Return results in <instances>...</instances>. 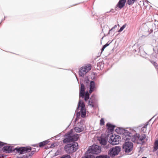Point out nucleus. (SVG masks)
Returning <instances> with one entry per match:
<instances>
[{
    "label": "nucleus",
    "mask_w": 158,
    "mask_h": 158,
    "mask_svg": "<svg viewBox=\"0 0 158 158\" xmlns=\"http://www.w3.org/2000/svg\"><path fill=\"white\" fill-rule=\"evenodd\" d=\"M81 88L79 93V99L78 103V106L76 109V115L77 117L81 115V117L84 118L86 115V110L84 102L80 99L81 97L84 98L85 91V88L83 83H81Z\"/></svg>",
    "instance_id": "nucleus-1"
},
{
    "label": "nucleus",
    "mask_w": 158,
    "mask_h": 158,
    "mask_svg": "<svg viewBox=\"0 0 158 158\" xmlns=\"http://www.w3.org/2000/svg\"><path fill=\"white\" fill-rule=\"evenodd\" d=\"M105 48L103 46L101 49L102 52L104 51Z\"/></svg>",
    "instance_id": "nucleus-38"
},
{
    "label": "nucleus",
    "mask_w": 158,
    "mask_h": 158,
    "mask_svg": "<svg viewBox=\"0 0 158 158\" xmlns=\"http://www.w3.org/2000/svg\"><path fill=\"white\" fill-rule=\"evenodd\" d=\"M57 155H58V154H57V153H55V156H57Z\"/></svg>",
    "instance_id": "nucleus-43"
},
{
    "label": "nucleus",
    "mask_w": 158,
    "mask_h": 158,
    "mask_svg": "<svg viewBox=\"0 0 158 158\" xmlns=\"http://www.w3.org/2000/svg\"><path fill=\"white\" fill-rule=\"evenodd\" d=\"M88 105L92 107H94L98 105V100L95 97L92 96L89 100Z\"/></svg>",
    "instance_id": "nucleus-10"
},
{
    "label": "nucleus",
    "mask_w": 158,
    "mask_h": 158,
    "mask_svg": "<svg viewBox=\"0 0 158 158\" xmlns=\"http://www.w3.org/2000/svg\"><path fill=\"white\" fill-rule=\"evenodd\" d=\"M4 155L2 154H0V158L3 157Z\"/></svg>",
    "instance_id": "nucleus-39"
},
{
    "label": "nucleus",
    "mask_w": 158,
    "mask_h": 158,
    "mask_svg": "<svg viewBox=\"0 0 158 158\" xmlns=\"http://www.w3.org/2000/svg\"><path fill=\"white\" fill-rule=\"evenodd\" d=\"M121 141V137L117 135H112L110 137L109 142L111 143L112 145H116L118 144Z\"/></svg>",
    "instance_id": "nucleus-5"
},
{
    "label": "nucleus",
    "mask_w": 158,
    "mask_h": 158,
    "mask_svg": "<svg viewBox=\"0 0 158 158\" xmlns=\"http://www.w3.org/2000/svg\"><path fill=\"white\" fill-rule=\"evenodd\" d=\"M97 67L100 69H101L103 67V64L102 62H99L97 64Z\"/></svg>",
    "instance_id": "nucleus-25"
},
{
    "label": "nucleus",
    "mask_w": 158,
    "mask_h": 158,
    "mask_svg": "<svg viewBox=\"0 0 158 158\" xmlns=\"http://www.w3.org/2000/svg\"><path fill=\"white\" fill-rule=\"evenodd\" d=\"M145 134H142L141 135L139 134L138 144H143L145 143L148 140Z\"/></svg>",
    "instance_id": "nucleus-12"
},
{
    "label": "nucleus",
    "mask_w": 158,
    "mask_h": 158,
    "mask_svg": "<svg viewBox=\"0 0 158 158\" xmlns=\"http://www.w3.org/2000/svg\"><path fill=\"white\" fill-rule=\"evenodd\" d=\"M55 143H53V144H52L50 147V148H53L55 146Z\"/></svg>",
    "instance_id": "nucleus-35"
},
{
    "label": "nucleus",
    "mask_w": 158,
    "mask_h": 158,
    "mask_svg": "<svg viewBox=\"0 0 158 158\" xmlns=\"http://www.w3.org/2000/svg\"><path fill=\"white\" fill-rule=\"evenodd\" d=\"M125 129L123 128H118L115 129V131L118 134H119L121 135H122Z\"/></svg>",
    "instance_id": "nucleus-19"
},
{
    "label": "nucleus",
    "mask_w": 158,
    "mask_h": 158,
    "mask_svg": "<svg viewBox=\"0 0 158 158\" xmlns=\"http://www.w3.org/2000/svg\"><path fill=\"white\" fill-rule=\"evenodd\" d=\"M31 152L29 154V156H31L34 154V151H32L31 150Z\"/></svg>",
    "instance_id": "nucleus-33"
},
{
    "label": "nucleus",
    "mask_w": 158,
    "mask_h": 158,
    "mask_svg": "<svg viewBox=\"0 0 158 158\" xmlns=\"http://www.w3.org/2000/svg\"><path fill=\"white\" fill-rule=\"evenodd\" d=\"M153 64L154 66H155V68L157 70L158 69V65L157 64V63L155 62H154L153 63Z\"/></svg>",
    "instance_id": "nucleus-32"
},
{
    "label": "nucleus",
    "mask_w": 158,
    "mask_h": 158,
    "mask_svg": "<svg viewBox=\"0 0 158 158\" xmlns=\"http://www.w3.org/2000/svg\"><path fill=\"white\" fill-rule=\"evenodd\" d=\"M117 26L116 25H115L113 27L114 29L115 28L117 27Z\"/></svg>",
    "instance_id": "nucleus-41"
},
{
    "label": "nucleus",
    "mask_w": 158,
    "mask_h": 158,
    "mask_svg": "<svg viewBox=\"0 0 158 158\" xmlns=\"http://www.w3.org/2000/svg\"><path fill=\"white\" fill-rule=\"evenodd\" d=\"M74 130L77 132H80L83 130V127L81 123H78L77 126L74 128Z\"/></svg>",
    "instance_id": "nucleus-14"
},
{
    "label": "nucleus",
    "mask_w": 158,
    "mask_h": 158,
    "mask_svg": "<svg viewBox=\"0 0 158 158\" xmlns=\"http://www.w3.org/2000/svg\"><path fill=\"white\" fill-rule=\"evenodd\" d=\"M148 125V123H147L145 124L143 127L141 128V131L143 133H145L147 130V127Z\"/></svg>",
    "instance_id": "nucleus-23"
},
{
    "label": "nucleus",
    "mask_w": 158,
    "mask_h": 158,
    "mask_svg": "<svg viewBox=\"0 0 158 158\" xmlns=\"http://www.w3.org/2000/svg\"><path fill=\"white\" fill-rule=\"evenodd\" d=\"M158 149V140H156L154 143V146L153 150L154 151H156Z\"/></svg>",
    "instance_id": "nucleus-22"
},
{
    "label": "nucleus",
    "mask_w": 158,
    "mask_h": 158,
    "mask_svg": "<svg viewBox=\"0 0 158 158\" xmlns=\"http://www.w3.org/2000/svg\"><path fill=\"white\" fill-rule=\"evenodd\" d=\"M95 88V82L94 81H91L90 83V89L89 92L91 93L94 90Z\"/></svg>",
    "instance_id": "nucleus-18"
},
{
    "label": "nucleus",
    "mask_w": 158,
    "mask_h": 158,
    "mask_svg": "<svg viewBox=\"0 0 158 158\" xmlns=\"http://www.w3.org/2000/svg\"><path fill=\"white\" fill-rule=\"evenodd\" d=\"M104 119L103 118H102L100 120V124L101 126H102L104 125Z\"/></svg>",
    "instance_id": "nucleus-29"
},
{
    "label": "nucleus",
    "mask_w": 158,
    "mask_h": 158,
    "mask_svg": "<svg viewBox=\"0 0 158 158\" xmlns=\"http://www.w3.org/2000/svg\"><path fill=\"white\" fill-rule=\"evenodd\" d=\"M134 50L135 51V52H136V50L135 49Z\"/></svg>",
    "instance_id": "nucleus-45"
},
{
    "label": "nucleus",
    "mask_w": 158,
    "mask_h": 158,
    "mask_svg": "<svg viewBox=\"0 0 158 158\" xmlns=\"http://www.w3.org/2000/svg\"><path fill=\"white\" fill-rule=\"evenodd\" d=\"M139 139V134H136L131 137V140L133 142L138 144Z\"/></svg>",
    "instance_id": "nucleus-15"
},
{
    "label": "nucleus",
    "mask_w": 158,
    "mask_h": 158,
    "mask_svg": "<svg viewBox=\"0 0 158 158\" xmlns=\"http://www.w3.org/2000/svg\"><path fill=\"white\" fill-rule=\"evenodd\" d=\"M71 156L69 155H66L63 156L61 158H70Z\"/></svg>",
    "instance_id": "nucleus-31"
},
{
    "label": "nucleus",
    "mask_w": 158,
    "mask_h": 158,
    "mask_svg": "<svg viewBox=\"0 0 158 158\" xmlns=\"http://www.w3.org/2000/svg\"><path fill=\"white\" fill-rule=\"evenodd\" d=\"M136 0H128L127 4L129 5L133 4Z\"/></svg>",
    "instance_id": "nucleus-27"
},
{
    "label": "nucleus",
    "mask_w": 158,
    "mask_h": 158,
    "mask_svg": "<svg viewBox=\"0 0 158 158\" xmlns=\"http://www.w3.org/2000/svg\"><path fill=\"white\" fill-rule=\"evenodd\" d=\"M110 43L108 44V43H107L105 45H104L103 46L105 48L108 45H109Z\"/></svg>",
    "instance_id": "nucleus-34"
},
{
    "label": "nucleus",
    "mask_w": 158,
    "mask_h": 158,
    "mask_svg": "<svg viewBox=\"0 0 158 158\" xmlns=\"http://www.w3.org/2000/svg\"><path fill=\"white\" fill-rule=\"evenodd\" d=\"M18 158H23V157H18Z\"/></svg>",
    "instance_id": "nucleus-46"
},
{
    "label": "nucleus",
    "mask_w": 158,
    "mask_h": 158,
    "mask_svg": "<svg viewBox=\"0 0 158 158\" xmlns=\"http://www.w3.org/2000/svg\"><path fill=\"white\" fill-rule=\"evenodd\" d=\"M106 126L107 127L108 129L111 131H113L115 127L114 126L112 125L109 123H107L106 125Z\"/></svg>",
    "instance_id": "nucleus-20"
},
{
    "label": "nucleus",
    "mask_w": 158,
    "mask_h": 158,
    "mask_svg": "<svg viewBox=\"0 0 158 158\" xmlns=\"http://www.w3.org/2000/svg\"><path fill=\"white\" fill-rule=\"evenodd\" d=\"M123 133V137L124 140H128L131 138L130 134L131 133L128 131L126 130H125Z\"/></svg>",
    "instance_id": "nucleus-13"
},
{
    "label": "nucleus",
    "mask_w": 158,
    "mask_h": 158,
    "mask_svg": "<svg viewBox=\"0 0 158 158\" xmlns=\"http://www.w3.org/2000/svg\"><path fill=\"white\" fill-rule=\"evenodd\" d=\"M32 151H34V153H35V148H33Z\"/></svg>",
    "instance_id": "nucleus-40"
},
{
    "label": "nucleus",
    "mask_w": 158,
    "mask_h": 158,
    "mask_svg": "<svg viewBox=\"0 0 158 158\" xmlns=\"http://www.w3.org/2000/svg\"><path fill=\"white\" fill-rule=\"evenodd\" d=\"M3 152L6 153H11L15 151L14 148L10 146L6 145L2 148Z\"/></svg>",
    "instance_id": "nucleus-11"
},
{
    "label": "nucleus",
    "mask_w": 158,
    "mask_h": 158,
    "mask_svg": "<svg viewBox=\"0 0 158 158\" xmlns=\"http://www.w3.org/2000/svg\"><path fill=\"white\" fill-rule=\"evenodd\" d=\"M91 69V66L89 64L81 67L79 70V73L80 76L83 77Z\"/></svg>",
    "instance_id": "nucleus-7"
},
{
    "label": "nucleus",
    "mask_w": 158,
    "mask_h": 158,
    "mask_svg": "<svg viewBox=\"0 0 158 158\" xmlns=\"http://www.w3.org/2000/svg\"><path fill=\"white\" fill-rule=\"evenodd\" d=\"M126 2V0H119L117 6L120 9H121L125 6Z\"/></svg>",
    "instance_id": "nucleus-16"
},
{
    "label": "nucleus",
    "mask_w": 158,
    "mask_h": 158,
    "mask_svg": "<svg viewBox=\"0 0 158 158\" xmlns=\"http://www.w3.org/2000/svg\"><path fill=\"white\" fill-rule=\"evenodd\" d=\"M73 131L71 130L69 131L65 135V136L67 137L63 140V142L66 143H68L71 142L73 141H77L79 135L77 134H73Z\"/></svg>",
    "instance_id": "nucleus-3"
},
{
    "label": "nucleus",
    "mask_w": 158,
    "mask_h": 158,
    "mask_svg": "<svg viewBox=\"0 0 158 158\" xmlns=\"http://www.w3.org/2000/svg\"><path fill=\"white\" fill-rule=\"evenodd\" d=\"M114 29L113 27H112V28L109 31L108 34H110V32L111 31H114Z\"/></svg>",
    "instance_id": "nucleus-36"
},
{
    "label": "nucleus",
    "mask_w": 158,
    "mask_h": 158,
    "mask_svg": "<svg viewBox=\"0 0 158 158\" xmlns=\"http://www.w3.org/2000/svg\"><path fill=\"white\" fill-rule=\"evenodd\" d=\"M33 146L34 147H35V146H36L37 147H38V146L37 145V144H34L33 145Z\"/></svg>",
    "instance_id": "nucleus-42"
},
{
    "label": "nucleus",
    "mask_w": 158,
    "mask_h": 158,
    "mask_svg": "<svg viewBox=\"0 0 158 158\" xmlns=\"http://www.w3.org/2000/svg\"><path fill=\"white\" fill-rule=\"evenodd\" d=\"M153 55H154V58H156L157 56L156 53H153Z\"/></svg>",
    "instance_id": "nucleus-37"
},
{
    "label": "nucleus",
    "mask_w": 158,
    "mask_h": 158,
    "mask_svg": "<svg viewBox=\"0 0 158 158\" xmlns=\"http://www.w3.org/2000/svg\"><path fill=\"white\" fill-rule=\"evenodd\" d=\"M96 158H110V157L107 155H102L98 156Z\"/></svg>",
    "instance_id": "nucleus-26"
},
{
    "label": "nucleus",
    "mask_w": 158,
    "mask_h": 158,
    "mask_svg": "<svg viewBox=\"0 0 158 158\" xmlns=\"http://www.w3.org/2000/svg\"><path fill=\"white\" fill-rule=\"evenodd\" d=\"M111 143H109L107 145L104 147V148L106 149H108L109 148H110L111 147Z\"/></svg>",
    "instance_id": "nucleus-30"
},
{
    "label": "nucleus",
    "mask_w": 158,
    "mask_h": 158,
    "mask_svg": "<svg viewBox=\"0 0 158 158\" xmlns=\"http://www.w3.org/2000/svg\"><path fill=\"white\" fill-rule=\"evenodd\" d=\"M142 158H147V157H143Z\"/></svg>",
    "instance_id": "nucleus-44"
},
{
    "label": "nucleus",
    "mask_w": 158,
    "mask_h": 158,
    "mask_svg": "<svg viewBox=\"0 0 158 158\" xmlns=\"http://www.w3.org/2000/svg\"><path fill=\"white\" fill-rule=\"evenodd\" d=\"M121 151V148L119 146H115L110 149L108 152L109 154L111 156L118 155Z\"/></svg>",
    "instance_id": "nucleus-8"
},
{
    "label": "nucleus",
    "mask_w": 158,
    "mask_h": 158,
    "mask_svg": "<svg viewBox=\"0 0 158 158\" xmlns=\"http://www.w3.org/2000/svg\"><path fill=\"white\" fill-rule=\"evenodd\" d=\"M98 139L101 144L104 146L106 145L107 141L105 138L100 137Z\"/></svg>",
    "instance_id": "nucleus-17"
},
{
    "label": "nucleus",
    "mask_w": 158,
    "mask_h": 158,
    "mask_svg": "<svg viewBox=\"0 0 158 158\" xmlns=\"http://www.w3.org/2000/svg\"><path fill=\"white\" fill-rule=\"evenodd\" d=\"M101 152V148L97 145L90 146L85 153L84 157L82 158H95L94 154H98Z\"/></svg>",
    "instance_id": "nucleus-2"
},
{
    "label": "nucleus",
    "mask_w": 158,
    "mask_h": 158,
    "mask_svg": "<svg viewBox=\"0 0 158 158\" xmlns=\"http://www.w3.org/2000/svg\"><path fill=\"white\" fill-rule=\"evenodd\" d=\"M89 94L88 92H85V93H84V98L85 102L87 101L89 99Z\"/></svg>",
    "instance_id": "nucleus-21"
},
{
    "label": "nucleus",
    "mask_w": 158,
    "mask_h": 158,
    "mask_svg": "<svg viewBox=\"0 0 158 158\" xmlns=\"http://www.w3.org/2000/svg\"><path fill=\"white\" fill-rule=\"evenodd\" d=\"M147 2H148V1L147 0H146Z\"/></svg>",
    "instance_id": "nucleus-47"
},
{
    "label": "nucleus",
    "mask_w": 158,
    "mask_h": 158,
    "mask_svg": "<svg viewBox=\"0 0 158 158\" xmlns=\"http://www.w3.org/2000/svg\"><path fill=\"white\" fill-rule=\"evenodd\" d=\"M78 148L77 143L74 142L65 145L64 148L67 153L70 154L75 152L78 149Z\"/></svg>",
    "instance_id": "nucleus-4"
},
{
    "label": "nucleus",
    "mask_w": 158,
    "mask_h": 158,
    "mask_svg": "<svg viewBox=\"0 0 158 158\" xmlns=\"http://www.w3.org/2000/svg\"><path fill=\"white\" fill-rule=\"evenodd\" d=\"M48 143V142L47 140L41 142L39 143V146L40 147H42L46 144Z\"/></svg>",
    "instance_id": "nucleus-24"
},
{
    "label": "nucleus",
    "mask_w": 158,
    "mask_h": 158,
    "mask_svg": "<svg viewBox=\"0 0 158 158\" xmlns=\"http://www.w3.org/2000/svg\"><path fill=\"white\" fill-rule=\"evenodd\" d=\"M126 24L123 25L121 28H120V29L118 30V31L119 32H121L126 27Z\"/></svg>",
    "instance_id": "nucleus-28"
},
{
    "label": "nucleus",
    "mask_w": 158,
    "mask_h": 158,
    "mask_svg": "<svg viewBox=\"0 0 158 158\" xmlns=\"http://www.w3.org/2000/svg\"><path fill=\"white\" fill-rule=\"evenodd\" d=\"M133 149V144L131 142H126L123 145V151L128 153L132 151Z\"/></svg>",
    "instance_id": "nucleus-6"
},
{
    "label": "nucleus",
    "mask_w": 158,
    "mask_h": 158,
    "mask_svg": "<svg viewBox=\"0 0 158 158\" xmlns=\"http://www.w3.org/2000/svg\"><path fill=\"white\" fill-rule=\"evenodd\" d=\"M14 149L15 150H16L18 153L22 154L30 152L31 151V148L30 147H23L19 148H14Z\"/></svg>",
    "instance_id": "nucleus-9"
}]
</instances>
